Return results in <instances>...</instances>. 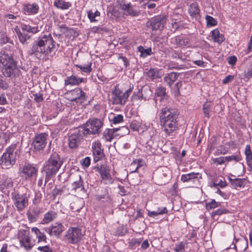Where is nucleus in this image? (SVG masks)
<instances>
[{"label": "nucleus", "mask_w": 252, "mask_h": 252, "mask_svg": "<svg viewBox=\"0 0 252 252\" xmlns=\"http://www.w3.org/2000/svg\"><path fill=\"white\" fill-rule=\"evenodd\" d=\"M1 66L2 74L6 77L14 78L21 74L17 62L11 56L0 53V67Z\"/></svg>", "instance_id": "obj_1"}, {"label": "nucleus", "mask_w": 252, "mask_h": 252, "mask_svg": "<svg viewBox=\"0 0 252 252\" xmlns=\"http://www.w3.org/2000/svg\"><path fill=\"white\" fill-rule=\"evenodd\" d=\"M63 164V161L60 156L56 154H52L46 161L43 167V172L45 174L44 187L47 182L58 172Z\"/></svg>", "instance_id": "obj_2"}, {"label": "nucleus", "mask_w": 252, "mask_h": 252, "mask_svg": "<svg viewBox=\"0 0 252 252\" xmlns=\"http://www.w3.org/2000/svg\"><path fill=\"white\" fill-rule=\"evenodd\" d=\"M103 125V122L99 119L93 118L90 119L82 126L80 127V132L84 135L95 134L99 133L101 128Z\"/></svg>", "instance_id": "obj_3"}, {"label": "nucleus", "mask_w": 252, "mask_h": 252, "mask_svg": "<svg viewBox=\"0 0 252 252\" xmlns=\"http://www.w3.org/2000/svg\"><path fill=\"white\" fill-rule=\"evenodd\" d=\"M18 150L15 145H12L4 153L1 157L0 164L3 168H10L15 163Z\"/></svg>", "instance_id": "obj_4"}, {"label": "nucleus", "mask_w": 252, "mask_h": 252, "mask_svg": "<svg viewBox=\"0 0 252 252\" xmlns=\"http://www.w3.org/2000/svg\"><path fill=\"white\" fill-rule=\"evenodd\" d=\"M94 169H96L99 173L102 181L105 184H111L113 183L109 167L107 164L95 166Z\"/></svg>", "instance_id": "obj_5"}, {"label": "nucleus", "mask_w": 252, "mask_h": 252, "mask_svg": "<svg viewBox=\"0 0 252 252\" xmlns=\"http://www.w3.org/2000/svg\"><path fill=\"white\" fill-rule=\"evenodd\" d=\"M29 194L27 192L24 193H15L13 195L14 205L18 211H22L28 205V198Z\"/></svg>", "instance_id": "obj_6"}, {"label": "nucleus", "mask_w": 252, "mask_h": 252, "mask_svg": "<svg viewBox=\"0 0 252 252\" xmlns=\"http://www.w3.org/2000/svg\"><path fill=\"white\" fill-rule=\"evenodd\" d=\"M166 22V17L164 15H158L152 18L147 23V26L151 28L153 31H161L163 29Z\"/></svg>", "instance_id": "obj_7"}, {"label": "nucleus", "mask_w": 252, "mask_h": 252, "mask_svg": "<svg viewBox=\"0 0 252 252\" xmlns=\"http://www.w3.org/2000/svg\"><path fill=\"white\" fill-rule=\"evenodd\" d=\"M48 134L45 133H41L36 134L32 142L34 152H39L44 149L47 144Z\"/></svg>", "instance_id": "obj_8"}, {"label": "nucleus", "mask_w": 252, "mask_h": 252, "mask_svg": "<svg viewBox=\"0 0 252 252\" xmlns=\"http://www.w3.org/2000/svg\"><path fill=\"white\" fill-rule=\"evenodd\" d=\"M177 118H172L165 120H160L162 128L167 134L170 135L178 128L177 121Z\"/></svg>", "instance_id": "obj_9"}, {"label": "nucleus", "mask_w": 252, "mask_h": 252, "mask_svg": "<svg viewBox=\"0 0 252 252\" xmlns=\"http://www.w3.org/2000/svg\"><path fill=\"white\" fill-rule=\"evenodd\" d=\"M29 54L34 55L38 59H41L44 55L46 56L45 49L39 38L34 41L31 50L29 51Z\"/></svg>", "instance_id": "obj_10"}, {"label": "nucleus", "mask_w": 252, "mask_h": 252, "mask_svg": "<svg viewBox=\"0 0 252 252\" xmlns=\"http://www.w3.org/2000/svg\"><path fill=\"white\" fill-rule=\"evenodd\" d=\"M64 237L69 243L76 244L81 239V230L77 227H72L68 230Z\"/></svg>", "instance_id": "obj_11"}, {"label": "nucleus", "mask_w": 252, "mask_h": 252, "mask_svg": "<svg viewBox=\"0 0 252 252\" xmlns=\"http://www.w3.org/2000/svg\"><path fill=\"white\" fill-rule=\"evenodd\" d=\"M38 169L32 164H25L19 170V172L23 177L28 180L37 175Z\"/></svg>", "instance_id": "obj_12"}, {"label": "nucleus", "mask_w": 252, "mask_h": 252, "mask_svg": "<svg viewBox=\"0 0 252 252\" xmlns=\"http://www.w3.org/2000/svg\"><path fill=\"white\" fill-rule=\"evenodd\" d=\"M169 172V169L166 167L158 169L154 173L156 183L158 185L165 184L167 181V177Z\"/></svg>", "instance_id": "obj_13"}, {"label": "nucleus", "mask_w": 252, "mask_h": 252, "mask_svg": "<svg viewBox=\"0 0 252 252\" xmlns=\"http://www.w3.org/2000/svg\"><path fill=\"white\" fill-rule=\"evenodd\" d=\"M112 104L124 105L127 101L126 96L123 91L119 89H115L112 94Z\"/></svg>", "instance_id": "obj_14"}, {"label": "nucleus", "mask_w": 252, "mask_h": 252, "mask_svg": "<svg viewBox=\"0 0 252 252\" xmlns=\"http://www.w3.org/2000/svg\"><path fill=\"white\" fill-rule=\"evenodd\" d=\"M41 43L43 44L44 48L45 49L46 55H48L49 53L53 51L55 48V42L54 41L51 35H44L39 37Z\"/></svg>", "instance_id": "obj_15"}, {"label": "nucleus", "mask_w": 252, "mask_h": 252, "mask_svg": "<svg viewBox=\"0 0 252 252\" xmlns=\"http://www.w3.org/2000/svg\"><path fill=\"white\" fill-rule=\"evenodd\" d=\"M178 112L177 109L165 107L162 108L159 114L160 120H165L172 118H178Z\"/></svg>", "instance_id": "obj_16"}, {"label": "nucleus", "mask_w": 252, "mask_h": 252, "mask_svg": "<svg viewBox=\"0 0 252 252\" xmlns=\"http://www.w3.org/2000/svg\"><path fill=\"white\" fill-rule=\"evenodd\" d=\"M82 132H80V128L78 132H75L71 134L68 138L69 147L71 149L77 148L83 139Z\"/></svg>", "instance_id": "obj_17"}, {"label": "nucleus", "mask_w": 252, "mask_h": 252, "mask_svg": "<svg viewBox=\"0 0 252 252\" xmlns=\"http://www.w3.org/2000/svg\"><path fill=\"white\" fill-rule=\"evenodd\" d=\"M64 230V227L61 223L56 222L53 224L49 228L45 229V231L50 236L54 235L59 237Z\"/></svg>", "instance_id": "obj_18"}, {"label": "nucleus", "mask_w": 252, "mask_h": 252, "mask_svg": "<svg viewBox=\"0 0 252 252\" xmlns=\"http://www.w3.org/2000/svg\"><path fill=\"white\" fill-rule=\"evenodd\" d=\"M121 6L122 9L124 11V14L126 15L137 16L139 15V12L135 10L130 3L121 4Z\"/></svg>", "instance_id": "obj_19"}, {"label": "nucleus", "mask_w": 252, "mask_h": 252, "mask_svg": "<svg viewBox=\"0 0 252 252\" xmlns=\"http://www.w3.org/2000/svg\"><path fill=\"white\" fill-rule=\"evenodd\" d=\"M198 175V173L194 172L183 174L181 176V180L183 182H192L195 185H196L199 182V179L197 177Z\"/></svg>", "instance_id": "obj_20"}, {"label": "nucleus", "mask_w": 252, "mask_h": 252, "mask_svg": "<svg viewBox=\"0 0 252 252\" xmlns=\"http://www.w3.org/2000/svg\"><path fill=\"white\" fill-rule=\"evenodd\" d=\"M86 79L79 78L75 75L67 77L64 81V85H79L81 83L85 82Z\"/></svg>", "instance_id": "obj_21"}, {"label": "nucleus", "mask_w": 252, "mask_h": 252, "mask_svg": "<svg viewBox=\"0 0 252 252\" xmlns=\"http://www.w3.org/2000/svg\"><path fill=\"white\" fill-rule=\"evenodd\" d=\"M71 188L72 190H76L77 189H81V190L84 192H86L83 185V181L81 176L79 174L75 175L74 181L71 184Z\"/></svg>", "instance_id": "obj_22"}, {"label": "nucleus", "mask_w": 252, "mask_h": 252, "mask_svg": "<svg viewBox=\"0 0 252 252\" xmlns=\"http://www.w3.org/2000/svg\"><path fill=\"white\" fill-rule=\"evenodd\" d=\"M143 91L147 92L150 94H151V91L149 87L147 86H144L139 89L138 92L136 93H134L133 95L132 96V98L134 99H136L138 100H141L142 99L146 100V96H144L143 94H142Z\"/></svg>", "instance_id": "obj_23"}, {"label": "nucleus", "mask_w": 252, "mask_h": 252, "mask_svg": "<svg viewBox=\"0 0 252 252\" xmlns=\"http://www.w3.org/2000/svg\"><path fill=\"white\" fill-rule=\"evenodd\" d=\"M188 10L190 16L192 18L195 20H198L200 18V9L197 3H194L191 4Z\"/></svg>", "instance_id": "obj_24"}, {"label": "nucleus", "mask_w": 252, "mask_h": 252, "mask_svg": "<svg viewBox=\"0 0 252 252\" xmlns=\"http://www.w3.org/2000/svg\"><path fill=\"white\" fill-rule=\"evenodd\" d=\"M40 213L39 209L33 207L27 213L28 220L30 222H35Z\"/></svg>", "instance_id": "obj_25"}, {"label": "nucleus", "mask_w": 252, "mask_h": 252, "mask_svg": "<svg viewBox=\"0 0 252 252\" xmlns=\"http://www.w3.org/2000/svg\"><path fill=\"white\" fill-rule=\"evenodd\" d=\"M117 129L114 128H107L103 132V138L107 141H111L112 139L117 136Z\"/></svg>", "instance_id": "obj_26"}, {"label": "nucleus", "mask_w": 252, "mask_h": 252, "mask_svg": "<svg viewBox=\"0 0 252 252\" xmlns=\"http://www.w3.org/2000/svg\"><path fill=\"white\" fill-rule=\"evenodd\" d=\"M168 213L166 207L160 206L157 208L155 211H149L148 210V216L152 218H154L158 215H161L163 214H166Z\"/></svg>", "instance_id": "obj_27"}, {"label": "nucleus", "mask_w": 252, "mask_h": 252, "mask_svg": "<svg viewBox=\"0 0 252 252\" xmlns=\"http://www.w3.org/2000/svg\"><path fill=\"white\" fill-rule=\"evenodd\" d=\"M247 164L250 168V170H252V151L251 149V146L247 145L246 146L245 150Z\"/></svg>", "instance_id": "obj_28"}, {"label": "nucleus", "mask_w": 252, "mask_h": 252, "mask_svg": "<svg viewBox=\"0 0 252 252\" xmlns=\"http://www.w3.org/2000/svg\"><path fill=\"white\" fill-rule=\"evenodd\" d=\"M179 73L176 72H171L168 73L164 77V82H165L168 85L171 86L172 84L177 79Z\"/></svg>", "instance_id": "obj_29"}, {"label": "nucleus", "mask_w": 252, "mask_h": 252, "mask_svg": "<svg viewBox=\"0 0 252 252\" xmlns=\"http://www.w3.org/2000/svg\"><path fill=\"white\" fill-rule=\"evenodd\" d=\"M57 217V214L54 211H50L47 213H45L44 215V218L43 221L45 223H48L55 219Z\"/></svg>", "instance_id": "obj_30"}, {"label": "nucleus", "mask_w": 252, "mask_h": 252, "mask_svg": "<svg viewBox=\"0 0 252 252\" xmlns=\"http://www.w3.org/2000/svg\"><path fill=\"white\" fill-rule=\"evenodd\" d=\"M14 30L17 34L20 42L23 44H26L27 40L30 38V36L27 34L22 33L18 27H15Z\"/></svg>", "instance_id": "obj_31"}, {"label": "nucleus", "mask_w": 252, "mask_h": 252, "mask_svg": "<svg viewBox=\"0 0 252 252\" xmlns=\"http://www.w3.org/2000/svg\"><path fill=\"white\" fill-rule=\"evenodd\" d=\"M20 243L21 246L27 250H31L33 247V244L31 243L30 237L29 236H25L20 239Z\"/></svg>", "instance_id": "obj_32"}, {"label": "nucleus", "mask_w": 252, "mask_h": 252, "mask_svg": "<svg viewBox=\"0 0 252 252\" xmlns=\"http://www.w3.org/2000/svg\"><path fill=\"white\" fill-rule=\"evenodd\" d=\"M72 95L75 96L72 100H76L77 99L81 101L86 99V94L81 89H76L72 92Z\"/></svg>", "instance_id": "obj_33"}, {"label": "nucleus", "mask_w": 252, "mask_h": 252, "mask_svg": "<svg viewBox=\"0 0 252 252\" xmlns=\"http://www.w3.org/2000/svg\"><path fill=\"white\" fill-rule=\"evenodd\" d=\"M25 10L31 14H35L37 13L39 6L37 3L27 4L24 7Z\"/></svg>", "instance_id": "obj_34"}, {"label": "nucleus", "mask_w": 252, "mask_h": 252, "mask_svg": "<svg viewBox=\"0 0 252 252\" xmlns=\"http://www.w3.org/2000/svg\"><path fill=\"white\" fill-rule=\"evenodd\" d=\"M212 37L215 42L220 43H222L224 40L223 35L220 34L218 29H215L212 32Z\"/></svg>", "instance_id": "obj_35"}, {"label": "nucleus", "mask_w": 252, "mask_h": 252, "mask_svg": "<svg viewBox=\"0 0 252 252\" xmlns=\"http://www.w3.org/2000/svg\"><path fill=\"white\" fill-rule=\"evenodd\" d=\"M54 5L59 9L63 10L68 9L71 5L69 2H65L63 0H57L54 1Z\"/></svg>", "instance_id": "obj_36"}, {"label": "nucleus", "mask_w": 252, "mask_h": 252, "mask_svg": "<svg viewBox=\"0 0 252 252\" xmlns=\"http://www.w3.org/2000/svg\"><path fill=\"white\" fill-rule=\"evenodd\" d=\"M32 231L35 234L36 237L38 238V242L43 241L46 242V237L44 232H41L37 227L32 228Z\"/></svg>", "instance_id": "obj_37"}, {"label": "nucleus", "mask_w": 252, "mask_h": 252, "mask_svg": "<svg viewBox=\"0 0 252 252\" xmlns=\"http://www.w3.org/2000/svg\"><path fill=\"white\" fill-rule=\"evenodd\" d=\"M138 51L140 53V56L145 58L148 56L151 55L153 54L151 48H148L145 49L143 46H140L138 48Z\"/></svg>", "instance_id": "obj_38"}, {"label": "nucleus", "mask_w": 252, "mask_h": 252, "mask_svg": "<svg viewBox=\"0 0 252 252\" xmlns=\"http://www.w3.org/2000/svg\"><path fill=\"white\" fill-rule=\"evenodd\" d=\"M92 63L88 62L87 63L84 64H76V66L79 68L80 69L85 73H90L92 71L91 67Z\"/></svg>", "instance_id": "obj_39"}, {"label": "nucleus", "mask_w": 252, "mask_h": 252, "mask_svg": "<svg viewBox=\"0 0 252 252\" xmlns=\"http://www.w3.org/2000/svg\"><path fill=\"white\" fill-rule=\"evenodd\" d=\"M155 95V96L160 97L162 99L165 98L166 96L165 88L162 86L158 87L156 90Z\"/></svg>", "instance_id": "obj_40"}, {"label": "nucleus", "mask_w": 252, "mask_h": 252, "mask_svg": "<svg viewBox=\"0 0 252 252\" xmlns=\"http://www.w3.org/2000/svg\"><path fill=\"white\" fill-rule=\"evenodd\" d=\"M21 29L24 31H27L28 32L32 33H36L39 31L38 28L37 27H32L30 25L24 24L21 25Z\"/></svg>", "instance_id": "obj_41"}, {"label": "nucleus", "mask_w": 252, "mask_h": 252, "mask_svg": "<svg viewBox=\"0 0 252 252\" xmlns=\"http://www.w3.org/2000/svg\"><path fill=\"white\" fill-rule=\"evenodd\" d=\"M229 180H230L231 185L235 189L241 187L244 182L242 179L235 178L234 179H232L229 178Z\"/></svg>", "instance_id": "obj_42"}, {"label": "nucleus", "mask_w": 252, "mask_h": 252, "mask_svg": "<svg viewBox=\"0 0 252 252\" xmlns=\"http://www.w3.org/2000/svg\"><path fill=\"white\" fill-rule=\"evenodd\" d=\"M94 155V161L96 162L102 159L104 156V154L103 152V149L100 150H94L93 151Z\"/></svg>", "instance_id": "obj_43"}, {"label": "nucleus", "mask_w": 252, "mask_h": 252, "mask_svg": "<svg viewBox=\"0 0 252 252\" xmlns=\"http://www.w3.org/2000/svg\"><path fill=\"white\" fill-rule=\"evenodd\" d=\"M0 41L1 44H6L8 43L12 45H14L13 40H11L4 32H2L0 34Z\"/></svg>", "instance_id": "obj_44"}, {"label": "nucleus", "mask_w": 252, "mask_h": 252, "mask_svg": "<svg viewBox=\"0 0 252 252\" xmlns=\"http://www.w3.org/2000/svg\"><path fill=\"white\" fill-rule=\"evenodd\" d=\"M220 205V203L216 202L214 199H212L210 202L206 203V209L207 210H210L212 209H214L219 207Z\"/></svg>", "instance_id": "obj_45"}, {"label": "nucleus", "mask_w": 252, "mask_h": 252, "mask_svg": "<svg viewBox=\"0 0 252 252\" xmlns=\"http://www.w3.org/2000/svg\"><path fill=\"white\" fill-rule=\"evenodd\" d=\"M225 159L226 161H230L232 160H234L235 162H238L242 159V158L241 156V154L240 153L235 155H232L230 156H227L225 157Z\"/></svg>", "instance_id": "obj_46"}, {"label": "nucleus", "mask_w": 252, "mask_h": 252, "mask_svg": "<svg viewBox=\"0 0 252 252\" xmlns=\"http://www.w3.org/2000/svg\"><path fill=\"white\" fill-rule=\"evenodd\" d=\"M210 107H211V102H206L205 103L203 106V112L205 116V117L207 118H209L210 115L209 113L210 112Z\"/></svg>", "instance_id": "obj_47"}, {"label": "nucleus", "mask_w": 252, "mask_h": 252, "mask_svg": "<svg viewBox=\"0 0 252 252\" xmlns=\"http://www.w3.org/2000/svg\"><path fill=\"white\" fill-rule=\"evenodd\" d=\"M147 75L151 80H154L158 77V70L154 68H151L147 72Z\"/></svg>", "instance_id": "obj_48"}, {"label": "nucleus", "mask_w": 252, "mask_h": 252, "mask_svg": "<svg viewBox=\"0 0 252 252\" xmlns=\"http://www.w3.org/2000/svg\"><path fill=\"white\" fill-rule=\"evenodd\" d=\"M117 129V132H119L117 133V135L124 136L128 134L129 132V129L127 126H122L120 128H114Z\"/></svg>", "instance_id": "obj_49"}, {"label": "nucleus", "mask_w": 252, "mask_h": 252, "mask_svg": "<svg viewBox=\"0 0 252 252\" xmlns=\"http://www.w3.org/2000/svg\"><path fill=\"white\" fill-rule=\"evenodd\" d=\"M205 19L207 21V26L208 27L214 26L217 24V20L211 16L207 15L205 17Z\"/></svg>", "instance_id": "obj_50"}, {"label": "nucleus", "mask_w": 252, "mask_h": 252, "mask_svg": "<svg viewBox=\"0 0 252 252\" xmlns=\"http://www.w3.org/2000/svg\"><path fill=\"white\" fill-rule=\"evenodd\" d=\"M244 77L243 79L245 81H247L249 79L252 77V64H251L248 70L245 72Z\"/></svg>", "instance_id": "obj_51"}, {"label": "nucleus", "mask_w": 252, "mask_h": 252, "mask_svg": "<svg viewBox=\"0 0 252 252\" xmlns=\"http://www.w3.org/2000/svg\"><path fill=\"white\" fill-rule=\"evenodd\" d=\"M229 211L225 209L224 208H220L218 209L217 210L213 211L212 213V215L213 216V217H215V216L218 215L220 216L223 214H226L228 213Z\"/></svg>", "instance_id": "obj_52"}, {"label": "nucleus", "mask_w": 252, "mask_h": 252, "mask_svg": "<svg viewBox=\"0 0 252 252\" xmlns=\"http://www.w3.org/2000/svg\"><path fill=\"white\" fill-rule=\"evenodd\" d=\"M113 123L114 124H119L123 121V116L122 115H117L115 116L112 120Z\"/></svg>", "instance_id": "obj_53"}, {"label": "nucleus", "mask_w": 252, "mask_h": 252, "mask_svg": "<svg viewBox=\"0 0 252 252\" xmlns=\"http://www.w3.org/2000/svg\"><path fill=\"white\" fill-rule=\"evenodd\" d=\"M126 233V230L124 226H120L118 227L116 233L117 235L119 236L125 235Z\"/></svg>", "instance_id": "obj_54"}, {"label": "nucleus", "mask_w": 252, "mask_h": 252, "mask_svg": "<svg viewBox=\"0 0 252 252\" xmlns=\"http://www.w3.org/2000/svg\"><path fill=\"white\" fill-rule=\"evenodd\" d=\"M101 144L99 141L97 140L95 141L93 143L92 145V149L93 151H94V150H100L101 149H102L101 148Z\"/></svg>", "instance_id": "obj_55"}, {"label": "nucleus", "mask_w": 252, "mask_h": 252, "mask_svg": "<svg viewBox=\"0 0 252 252\" xmlns=\"http://www.w3.org/2000/svg\"><path fill=\"white\" fill-rule=\"evenodd\" d=\"M88 17L91 22L98 21V19L94 16V12L92 10H89L88 12Z\"/></svg>", "instance_id": "obj_56"}, {"label": "nucleus", "mask_w": 252, "mask_h": 252, "mask_svg": "<svg viewBox=\"0 0 252 252\" xmlns=\"http://www.w3.org/2000/svg\"><path fill=\"white\" fill-rule=\"evenodd\" d=\"M174 250L176 252H184L185 244L183 243H181L180 244L176 245Z\"/></svg>", "instance_id": "obj_57"}, {"label": "nucleus", "mask_w": 252, "mask_h": 252, "mask_svg": "<svg viewBox=\"0 0 252 252\" xmlns=\"http://www.w3.org/2000/svg\"><path fill=\"white\" fill-rule=\"evenodd\" d=\"M214 187L220 186L221 188H223L226 186V183L223 178L220 179L218 183H214Z\"/></svg>", "instance_id": "obj_58"}, {"label": "nucleus", "mask_w": 252, "mask_h": 252, "mask_svg": "<svg viewBox=\"0 0 252 252\" xmlns=\"http://www.w3.org/2000/svg\"><path fill=\"white\" fill-rule=\"evenodd\" d=\"M136 162H135V160H133V162L130 164L129 166V169L131 173L138 171V167L136 166Z\"/></svg>", "instance_id": "obj_59"}, {"label": "nucleus", "mask_w": 252, "mask_h": 252, "mask_svg": "<svg viewBox=\"0 0 252 252\" xmlns=\"http://www.w3.org/2000/svg\"><path fill=\"white\" fill-rule=\"evenodd\" d=\"M91 159L89 157H86L82 160V165L85 167H88L90 165Z\"/></svg>", "instance_id": "obj_60"}, {"label": "nucleus", "mask_w": 252, "mask_h": 252, "mask_svg": "<svg viewBox=\"0 0 252 252\" xmlns=\"http://www.w3.org/2000/svg\"><path fill=\"white\" fill-rule=\"evenodd\" d=\"M37 249L42 252H53L52 249L48 246L39 247Z\"/></svg>", "instance_id": "obj_61"}, {"label": "nucleus", "mask_w": 252, "mask_h": 252, "mask_svg": "<svg viewBox=\"0 0 252 252\" xmlns=\"http://www.w3.org/2000/svg\"><path fill=\"white\" fill-rule=\"evenodd\" d=\"M225 162H226L225 158L223 157L213 159V162L214 163H217L218 164H222Z\"/></svg>", "instance_id": "obj_62"}, {"label": "nucleus", "mask_w": 252, "mask_h": 252, "mask_svg": "<svg viewBox=\"0 0 252 252\" xmlns=\"http://www.w3.org/2000/svg\"><path fill=\"white\" fill-rule=\"evenodd\" d=\"M8 84L6 82V81L0 78V88L5 90L8 88Z\"/></svg>", "instance_id": "obj_63"}, {"label": "nucleus", "mask_w": 252, "mask_h": 252, "mask_svg": "<svg viewBox=\"0 0 252 252\" xmlns=\"http://www.w3.org/2000/svg\"><path fill=\"white\" fill-rule=\"evenodd\" d=\"M0 252H12L7 244H3L2 248L0 249Z\"/></svg>", "instance_id": "obj_64"}]
</instances>
